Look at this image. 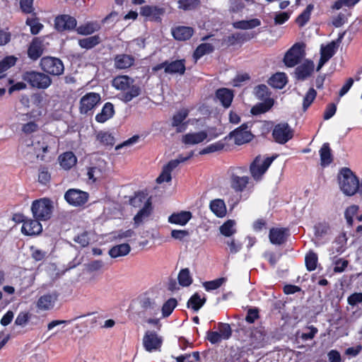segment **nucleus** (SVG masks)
Instances as JSON below:
<instances>
[{"label": "nucleus", "mask_w": 362, "mask_h": 362, "mask_svg": "<svg viewBox=\"0 0 362 362\" xmlns=\"http://www.w3.org/2000/svg\"><path fill=\"white\" fill-rule=\"evenodd\" d=\"M25 146L28 148H32L28 150V152H33L37 158L43 160L47 153L57 149V138L52 135L38 136L33 140H26Z\"/></svg>", "instance_id": "obj_1"}, {"label": "nucleus", "mask_w": 362, "mask_h": 362, "mask_svg": "<svg viewBox=\"0 0 362 362\" xmlns=\"http://www.w3.org/2000/svg\"><path fill=\"white\" fill-rule=\"evenodd\" d=\"M338 182L341 191L345 195L351 197L356 193L362 194V180L360 182L349 168H344L340 170Z\"/></svg>", "instance_id": "obj_2"}, {"label": "nucleus", "mask_w": 362, "mask_h": 362, "mask_svg": "<svg viewBox=\"0 0 362 362\" xmlns=\"http://www.w3.org/2000/svg\"><path fill=\"white\" fill-rule=\"evenodd\" d=\"M112 86L124 93L119 95V98L125 102H129L140 94V88L134 84V79L126 75L118 76L112 81Z\"/></svg>", "instance_id": "obj_3"}, {"label": "nucleus", "mask_w": 362, "mask_h": 362, "mask_svg": "<svg viewBox=\"0 0 362 362\" xmlns=\"http://www.w3.org/2000/svg\"><path fill=\"white\" fill-rule=\"evenodd\" d=\"M54 210V202L49 198H41L33 202L31 211L33 217L40 221L49 220Z\"/></svg>", "instance_id": "obj_4"}, {"label": "nucleus", "mask_w": 362, "mask_h": 362, "mask_svg": "<svg viewBox=\"0 0 362 362\" xmlns=\"http://www.w3.org/2000/svg\"><path fill=\"white\" fill-rule=\"evenodd\" d=\"M22 78L31 87L38 89H47L52 82L51 78L47 74L35 71L25 72L22 76Z\"/></svg>", "instance_id": "obj_5"}, {"label": "nucleus", "mask_w": 362, "mask_h": 362, "mask_svg": "<svg viewBox=\"0 0 362 362\" xmlns=\"http://www.w3.org/2000/svg\"><path fill=\"white\" fill-rule=\"evenodd\" d=\"M40 66L45 73L52 76H60L64 71L62 61L54 57H42Z\"/></svg>", "instance_id": "obj_6"}, {"label": "nucleus", "mask_w": 362, "mask_h": 362, "mask_svg": "<svg viewBox=\"0 0 362 362\" xmlns=\"http://www.w3.org/2000/svg\"><path fill=\"white\" fill-rule=\"evenodd\" d=\"M274 158L257 156L250 165V173L255 180H260L267 170Z\"/></svg>", "instance_id": "obj_7"}, {"label": "nucleus", "mask_w": 362, "mask_h": 362, "mask_svg": "<svg viewBox=\"0 0 362 362\" xmlns=\"http://www.w3.org/2000/svg\"><path fill=\"white\" fill-rule=\"evenodd\" d=\"M305 56V45L296 43L285 54L284 62L288 67L296 66Z\"/></svg>", "instance_id": "obj_8"}, {"label": "nucleus", "mask_w": 362, "mask_h": 362, "mask_svg": "<svg viewBox=\"0 0 362 362\" xmlns=\"http://www.w3.org/2000/svg\"><path fill=\"white\" fill-rule=\"evenodd\" d=\"M272 136L276 142L284 144L292 139L293 132L287 123L283 122L274 127Z\"/></svg>", "instance_id": "obj_9"}, {"label": "nucleus", "mask_w": 362, "mask_h": 362, "mask_svg": "<svg viewBox=\"0 0 362 362\" xmlns=\"http://www.w3.org/2000/svg\"><path fill=\"white\" fill-rule=\"evenodd\" d=\"M99 93H88L81 97L79 103V111L81 114H87L93 110L100 102Z\"/></svg>", "instance_id": "obj_10"}, {"label": "nucleus", "mask_w": 362, "mask_h": 362, "mask_svg": "<svg viewBox=\"0 0 362 362\" xmlns=\"http://www.w3.org/2000/svg\"><path fill=\"white\" fill-rule=\"evenodd\" d=\"M232 334L230 325L227 323H220L218 332H208L206 338L211 344H216L222 340L228 339Z\"/></svg>", "instance_id": "obj_11"}, {"label": "nucleus", "mask_w": 362, "mask_h": 362, "mask_svg": "<svg viewBox=\"0 0 362 362\" xmlns=\"http://www.w3.org/2000/svg\"><path fill=\"white\" fill-rule=\"evenodd\" d=\"M65 200L74 206L83 205L88 199V193L77 189H70L64 194Z\"/></svg>", "instance_id": "obj_12"}, {"label": "nucleus", "mask_w": 362, "mask_h": 362, "mask_svg": "<svg viewBox=\"0 0 362 362\" xmlns=\"http://www.w3.org/2000/svg\"><path fill=\"white\" fill-rule=\"evenodd\" d=\"M212 138L209 136L206 131L193 132L185 134L182 137V142L187 146L199 144L204 141H209Z\"/></svg>", "instance_id": "obj_13"}, {"label": "nucleus", "mask_w": 362, "mask_h": 362, "mask_svg": "<svg viewBox=\"0 0 362 362\" xmlns=\"http://www.w3.org/2000/svg\"><path fill=\"white\" fill-rule=\"evenodd\" d=\"M47 44L45 37H35L30 42L28 49V56L32 60H37L43 54Z\"/></svg>", "instance_id": "obj_14"}, {"label": "nucleus", "mask_w": 362, "mask_h": 362, "mask_svg": "<svg viewBox=\"0 0 362 362\" xmlns=\"http://www.w3.org/2000/svg\"><path fill=\"white\" fill-rule=\"evenodd\" d=\"M163 339L156 332L148 331L144 336L143 344L148 352L156 351L160 349Z\"/></svg>", "instance_id": "obj_15"}, {"label": "nucleus", "mask_w": 362, "mask_h": 362, "mask_svg": "<svg viewBox=\"0 0 362 362\" xmlns=\"http://www.w3.org/2000/svg\"><path fill=\"white\" fill-rule=\"evenodd\" d=\"M190 110L183 107L178 110L172 118V126L175 128L178 133L185 132L188 125V122H185V119L189 115Z\"/></svg>", "instance_id": "obj_16"}, {"label": "nucleus", "mask_w": 362, "mask_h": 362, "mask_svg": "<svg viewBox=\"0 0 362 362\" xmlns=\"http://www.w3.org/2000/svg\"><path fill=\"white\" fill-rule=\"evenodd\" d=\"M230 137L234 139L235 143L241 145L249 142L252 139V134L249 129L247 124H243L230 134Z\"/></svg>", "instance_id": "obj_17"}, {"label": "nucleus", "mask_w": 362, "mask_h": 362, "mask_svg": "<svg viewBox=\"0 0 362 362\" xmlns=\"http://www.w3.org/2000/svg\"><path fill=\"white\" fill-rule=\"evenodd\" d=\"M242 169H235L230 177V185L233 189L235 191L242 192L247 186L248 183V177L246 175H242Z\"/></svg>", "instance_id": "obj_18"}, {"label": "nucleus", "mask_w": 362, "mask_h": 362, "mask_svg": "<svg viewBox=\"0 0 362 362\" xmlns=\"http://www.w3.org/2000/svg\"><path fill=\"white\" fill-rule=\"evenodd\" d=\"M338 45L336 42L332 41L326 46H321L320 59L317 67V71H320L324 64L332 57L336 52Z\"/></svg>", "instance_id": "obj_19"}, {"label": "nucleus", "mask_w": 362, "mask_h": 362, "mask_svg": "<svg viewBox=\"0 0 362 362\" xmlns=\"http://www.w3.org/2000/svg\"><path fill=\"white\" fill-rule=\"evenodd\" d=\"M55 28L59 31L71 30L76 26V20L69 15H61L54 20Z\"/></svg>", "instance_id": "obj_20"}, {"label": "nucleus", "mask_w": 362, "mask_h": 362, "mask_svg": "<svg viewBox=\"0 0 362 362\" xmlns=\"http://www.w3.org/2000/svg\"><path fill=\"white\" fill-rule=\"evenodd\" d=\"M40 220L28 219L23 221L21 231L27 235H35L40 234L42 230V226Z\"/></svg>", "instance_id": "obj_21"}, {"label": "nucleus", "mask_w": 362, "mask_h": 362, "mask_svg": "<svg viewBox=\"0 0 362 362\" xmlns=\"http://www.w3.org/2000/svg\"><path fill=\"white\" fill-rule=\"evenodd\" d=\"M58 295L55 293H46L40 297L37 302V307L41 310H49L54 308Z\"/></svg>", "instance_id": "obj_22"}, {"label": "nucleus", "mask_w": 362, "mask_h": 362, "mask_svg": "<svg viewBox=\"0 0 362 362\" xmlns=\"http://www.w3.org/2000/svg\"><path fill=\"white\" fill-rule=\"evenodd\" d=\"M288 236V230L282 228H273L269 231V240L274 245H281Z\"/></svg>", "instance_id": "obj_23"}, {"label": "nucleus", "mask_w": 362, "mask_h": 362, "mask_svg": "<svg viewBox=\"0 0 362 362\" xmlns=\"http://www.w3.org/2000/svg\"><path fill=\"white\" fill-rule=\"evenodd\" d=\"M193 33V28L188 26H177L172 29V34L177 40H187L192 36Z\"/></svg>", "instance_id": "obj_24"}, {"label": "nucleus", "mask_w": 362, "mask_h": 362, "mask_svg": "<svg viewBox=\"0 0 362 362\" xmlns=\"http://www.w3.org/2000/svg\"><path fill=\"white\" fill-rule=\"evenodd\" d=\"M313 69L314 63L310 60H305L296 69L295 74L298 79L303 80L311 74Z\"/></svg>", "instance_id": "obj_25"}, {"label": "nucleus", "mask_w": 362, "mask_h": 362, "mask_svg": "<svg viewBox=\"0 0 362 362\" xmlns=\"http://www.w3.org/2000/svg\"><path fill=\"white\" fill-rule=\"evenodd\" d=\"M216 96L224 107H229L233 99V92L230 89L223 88L216 90Z\"/></svg>", "instance_id": "obj_26"}, {"label": "nucleus", "mask_w": 362, "mask_h": 362, "mask_svg": "<svg viewBox=\"0 0 362 362\" xmlns=\"http://www.w3.org/2000/svg\"><path fill=\"white\" fill-rule=\"evenodd\" d=\"M59 162L61 167L67 170L74 167L77 162V158L74 153L67 151L59 156Z\"/></svg>", "instance_id": "obj_27"}, {"label": "nucleus", "mask_w": 362, "mask_h": 362, "mask_svg": "<svg viewBox=\"0 0 362 362\" xmlns=\"http://www.w3.org/2000/svg\"><path fill=\"white\" fill-rule=\"evenodd\" d=\"M134 63V58L129 54H118L115 58V66L119 69H124L132 66Z\"/></svg>", "instance_id": "obj_28"}, {"label": "nucleus", "mask_w": 362, "mask_h": 362, "mask_svg": "<svg viewBox=\"0 0 362 362\" xmlns=\"http://www.w3.org/2000/svg\"><path fill=\"white\" fill-rule=\"evenodd\" d=\"M151 212V202L149 199L146 200L144 207L137 213L134 216V225L136 227L139 226L141 223L146 220Z\"/></svg>", "instance_id": "obj_29"}, {"label": "nucleus", "mask_w": 362, "mask_h": 362, "mask_svg": "<svg viewBox=\"0 0 362 362\" xmlns=\"http://www.w3.org/2000/svg\"><path fill=\"white\" fill-rule=\"evenodd\" d=\"M115 113L114 106L110 103H106L101 112L95 116L97 122L103 123L110 119Z\"/></svg>", "instance_id": "obj_30"}, {"label": "nucleus", "mask_w": 362, "mask_h": 362, "mask_svg": "<svg viewBox=\"0 0 362 362\" xmlns=\"http://www.w3.org/2000/svg\"><path fill=\"white\" fill-rule=\"evenodd\" d=\"M185 71V64L184 60H175L170 63L167 62L165 66V73L170 74H183Z\"/></svg>", "instance_id": "obj_31"}, {"label": "nucleus", "mask_w": 362, "mask_h": 362, "mask_svg": "<svg viewBox=\"0 0 362 362\" xmlns=\"http://www.w3.org/2000/svg\"><path fill=\"white\" fill-rule=\"evenodd\" d=\"M210 209L218 217H224L226 214V206L223 200L216 199L210 203Z\"/></svg>", "instance_id": "obj_32"}, {"label": "nucleus", "mask_w": 362, "mask_h": 362, "mask_svg": "<svg viewBox=\"0 0 362 362\" xmlns=\"http://www.w3.org/2000/svg\"><path fill=\"white\" fill-rule=\"evenodd\" d=\"M176 162H168V163L163 167L160 175L156 179V182L159 184L164 182H170L172 179L171 173L176 168Z\"/></svg>", "instance_id": "obj_33"}, {"label": "nucleus", "mask_w": 362, "mask_h": 362, "mask_svg": "<svg viewBox=\"0 0 362 362\" xmlns=\"http://www.w3.org/2000/svg\"><path fill=\"white\" fill-rule=\"evenodd\" d=\"M192 218L189 211H181L177 214H173L168 218V221L171 223L185 226Z\"/></svg>", "instance_id": "obj_34"}, {"label": "nucleus", "mask_w": 362, "mask_h": 362, "mask_svg": "<svg viewBox=\"0 0 362 362\" xmlns=\"http://www.w3.org/2000/svg\"><path fill=\"white\" fill-rule=\"evenodd\" d=\"M130 250L131 247L129 244L122 243L112 247L108 253L112 258H117L127 255Z\"/></svg>", "instance_id": "obj_35"}, {"label": "nucleus", "mask_w": 362, "mask_h": 362, "mask_svg": "<svg viewBox=\"0 0 362 362\" xmlns=\"http://www.w3.org/2000/svg\"><path fill=\"white\" fill-rule=\"evenodd\" d=\"M320 164L322 167L329 165L332 162V156L329 144L325 143L320 150Z\"/></svg>", "instance_id": "obj_36"}, {"label": "nucleus", "mask_w": 362, "mask_h": 362, "mask_svg": "<svg viewBox=\"0 0 362 362\" xmlns=\"http://www.w3.org/2000/svg\"><path fill=\"white\" fill-rule=\"evenodd\" d=\"M260 25L261 21L258 18H252L235 22L233 23V27L236 29L249 30L257 28Z\"/></svg>", "instance_id": "obj_37"}, {"label": "nucleus", "mask_w": 362, "mask_h": 362, "mask_svg": "<svg viewBox=\"0 0 362 362\" xmlns=\"http://www.w3.org/2000/svg\"><path fill=\"white\" fill-rule=\"evenodd\" d=\"M100 29V25L97 22H88L83 25H79L76 28L78 34L82 35H91Z\"/></svg>", "instance_id": "obj_38"}, {"label": "nucleus", "mask_w": 362, "mask_h": 362, "mask_svg": "<svg viewBox=\"0 0 362 362\" xmlns=\"http://www.w3.org/2000/svg\"><path fill=\"white\" fill-rule=\"evenodd\" d=\"M287 82V78L284 73H276L274 74L269 80V83L274 88H283Z\"/></svg>", "instance_id": "obj_39"}, {"label": "nucleus", "mask_w": 362, "mask_h": 362, "mask_svg": "<svg viewBox=\"0 0 362 362\" xmlns=\"http://www.w3.org/2000/svg\"><path fill=\"white\" fill-rule=\"evenodd\" d=\"M16 60L15 57L8 56L0 62V78L6 76L5 72L16 64Z\"/></svg>", "instance_id": "obj_40"}, {"label": "nucleus", "mask_w": 362, "mask_h": 362, "mask_svg": "<svg viewBox=\"0 0 362 362\" xmlns=\"http://www.w3.org/2000/svg\"><path fill=\"white\" fill-rule=\"evenodd\" d=\"M100 42V38L98 35H93L78 40V45L81 47L89 49Z\"/></svg>", "instance_id": "obj_41"}, {"label": "nucleus", "mask_w": 362, "mask_h": 362, "mask_svg": "<svg viewBox=\"0 0 362 362\" xmlns=\"http://www.w3.org/2000/svg\"><path fill=\"white\" fill-rule=\"evenodd\" d=\"M220 232L226 237H230L235 233V222L233 220H228L220 227Z\"/></svg>", "instance_id": "obj_42"}, {"label": "nucleus", "mask_w": 362, "mask_h": 362, "mask_svg": "<svg viewBox=\"0 0 362 362\" xmlns=\"http://www.w3.org/2000/svg\"><path fill=\"white\" fill-rule=\"evenodd\" d=\"M274 105V101L272 99H267L264 103H259L258 105H255L252 108V113L253 115H259L268 111Z\"/></svg>", "instance_id": "obj_43"}, {"label": "nucleus", "mask_w": 362, "mask_h": 362, "mask_svg": "<svg viewBox=\"0 0 362 362\" xmlns=\"http://www.w3.org/2000/svg\"><path fill=\"white\" fill-rule=\"evenodd\" d=\"M97 141L105 146H112L115 144L114 136L107 132H100L96 134Z\"/></svg>", "instance_id": "obj_44"}, {"label": "nucleus", "mask_w": 362, "mask_h": 362, "mask_svg": "<svg viewBox=\"0 0 362 362\" xmlns=\"http://www.w3.org/2000/svg\"><path fill=\"white\" fill-rule=\"evenodd\" d=\"M177 279L179 284L182 286H189L192 283V277L190 275L189 269L187 268L180 270Z\"/></svg>", "instance_id": "obj_45"}, {"label": "nucleus", "mask_w": 362, "mask_h": 362, "mask_svg": "<svg viewBox=\"0 0 362 362\" xmlns=\"http://www.w3.org/2000/svg\"><path fill=\"white\" fill-rule=\"evenodd\" d=\"M266 335L261 329L255 330L252 333V341L255 347L259 348L265 343Z\"/></svg>", "instance_id": "obj_46"}, {"label": "nucleus", "mask_w": 362, "mask_h": 362, "mask_svg": "<svg viewBox=\"0 0 362 362\" xmlns=\"http://www.w3.org/2000/svg\"><path fill=\"white\" fill-rule=\"evenodd\" d=\"M206 299L201 298L198 293L194 294L188 300V307H191L194 310L197 311L204 304Z\"/></svg>", "instance_id": "obj_47"}, {"label": "nucleus", "mask_w": 362, "mask_h": 362, "mask_svg": "<svg viewBox=\"0 0 362 362\" xmlns=\"http://www.w3.org/2000/svg\"><path fill=\"white\" fill-rule=\"evenodd\" d=\"M25 23L30 28V33L33 35H37L43 28V25L40 23L37 18H28Z\"/></svg>", "instance_id": "obj_48"}, {"label": "nucleus", "mask_w": 362, "mask_h": 362, "mask_svg": "<svg viewBox=\"0 0 362 362\" xmlns=\"http://www.w3.org/2000/svg\"><path fill=\"white\" fill-rule=\"evenodd\" d=\"M214 49V47L209 43H202L196 49L194 53V57L196 59L201 58L206 54L211 52Z\"/></svg>", "instance_id": "obj_49"}, {"label": "nucleus", "mask_w": 362, "mask_h": 362, "mask_svg": "<svg viewBox=\"0 0 362 362\" xmlns=\"http://www.w3.org/2000/svg\"><path fill=\"white\" fill-rule=\"evenodd\" d=\"M313 8L314 6L313 4H309L306 7L305 10L298 16L296 23L299 25V26H303L309 21Z\"/></svg>", "instance_id": "obj_50"}, {"label": "nucleus", "mask_w": 362, "mask_h": 362, "mask_svg": "<svg viewBox=\"0 0 362 362\" xmlns=\"http://www.w3.org/2000/svg\"><path fill=\"white\" fill-rule=\"evenodd\" d=\"M177 306V300L175 298L168 299L162 307V315L163 317H168Z\"/></svg>", "instance_id": "obj_51"}, {"label": "nucleus", "mask_w": 362, "mask_h": 362, "mask_svg": "<svg viewBox=\"0 0 362 362\" xmlns=\"http://www.w3.org/2000/svg\"><path fill=\"white\" fill-rule=\"evenodd\" d=\"M34 0H20V8L23 13L32 14L35 16L34 12L35 8L33 6Z\"/></svg>", "instance_id": "obj_52"}, {"label": "nucleus", "mask_w": 362, "mask_h": 362, "mask_svg": "<svg viewBox=\"0 0 362 362\" xmlns=\"http://www.w3.org/2000/svg\"><path fill=\"white\" fill-rule=\"evenodd\" d=\"M305 265L309 271H313L317 267V255L313 252H310L305 257Z\"/></svg>", "instance_id": "obj_53"}, {"label": "nucleus", "mask_w": 362, "mask_h": 362, "mask_svg": "<svg viewBox=\"0 0 362 362\" xmlns=\"http://www.w3.org/2000/svg\"><path fill=\"white\" fill-rule=\"evenodd\" d=\"M330 233V227L328 223H319L315 226V234L317 237L322 238Z\"/></svg>", "instance_id": "obj_54"}, {"label": "nucleus", "mask_w": 362, "mask_h": 362, "mask_svg": "<svg viewBox=\"0 0 362 362\" xmlns=\"http://www.w3.org/2000/svg\"><path fill=\"white\" fill-rule=\"evenodd\" d=\"M226 281V279L222 277L213 281H206L203 284V286L206 291H209L218 288Z\"/></svg>", "instance_id": "obj_55"}, {"label": "nucleus", "mask_w": 362, "mask_h": 362, "mask_svg": "<svg viewBox=\"0 0 362 362\" xmlns=\"http://www.w3.org/2000/svg\"><path fill=\"white\" fill-rule=\"evenodd\" d=\"M358 210V206L356 205H351L349 206L345 211V218L349 226L353 225L354 216L356 214Z\"/></svg>", "instance_id": "obj_56"}, {"label": "nucleus", "mask_w": 362, "mask_h": 362, "mask_svg": "<svg viewBox=\"0 0 362 362\" xmlns=\"http://www.w3.org/2000/svg\"><path fill=\"white\" fill-rule=\"evenodd\" d=\"M224 147V144L221 141H217L216 143L211 144L207 146L206 148H203L200 151V154H206L210 153H214L216 151H221Z\"/></svg>", "instance_id": "obj_57"}, {"label": "nucleus", "mask_w": 362, "mask_h": 362, "mask_svg": "<svg viewBox=\"0 0 362 362\" xmlns=\"http://www.w3.org/2000/svg\"><path fill=\"white\" fill-rule=\"evenodd\" d=\"M317 93L315 90L313 88H310L307 93L305 94L303 98V109L304 110H307V108L311 105L314 99L315 98Z\"/></svg>", "instance_id": "obj_58"}, {"label": "nucleus", "mask_w": 362, "mask_h": 362, "mask_svg": "<svg viewBox=\"0 0 362 362\" xmlns=\"http://www.w3.org/2000/svg\"><path fill=\"white\" fill-rule=\"evenodd\" d=\"M199 3V0H180L178 7L183 10H192L195 8Z\"/></svg>", "instance_id": "obj_59"}, {"label": "nucleus", "mask_w": 362, "mask_h": 362, "mask_svg": "<svg viewBox=\"0 0 362 362\" xmlns=\"http://www.w3.org/2000/svg\"><path fill=\"white\" fill-rule=\"evenodd\" d=\"M348 261L344 259H337L334 262V272L336 273L343 272L348 266Z\"/></svg>", "instance_id": "obj_60"}, {"label": "nucleus", "mask_w": 362, "mask_h": 362, "mask_svg": "<svg viewBox=\"0 0 362 362\" xmlns=\"http://www.w3.org/2000/svg\"><path fill=\"white\" fill-rule=\"evenodd\" d=\"M140 13L146 17H153L158 14L156 7L145 6L141 8Z\"/></svg>", "instance_id": "obj_61"}, {"label": "nucleus", "mask_w": 362, "mask_h": 362, "mask_svg": "<svg viewBox=\"0 0 362 362\" xmlns=\"http://www.w3.org/2000/svg\"><path fill=\"white\" fill-rule=\"evenodd\" d=\"M268 90L266 85H259L255 88V95L259 99H264L268 96Z\"/></svg>", "instance_id": "obj_62"}, {"label": "nucleus", "mask_w": 362, "mask_h": 362, "mask_svg": "<svg viewBox=\"0 0 362 362\" xmlns=\"http://www.w3.org/2000/svg\"><path fill=\"white\" fill-rule=\"evenodd\" d=\"M29 318H30L29 313H28V312H21L18 315V316H17V317H16V319L15 320V324L16 325L23 327L28 322Z\"/></svg>", "instance_id": "obj_63"}, {"label": "nucleus", "mask_w": 362, "mask_h": 362, "mask_svg": "<svg viewBox=\"0 0 362 362\" xmlns=\"http://www.w3.org/2000/svg\"><path fill=\"white\" fill-rule=\"evenodd\" d=\"M87 175L89 180L95 182L101 177L102 172L96 167L90 168L88 170Z\"/></svg>", "instance_id": "obj_64"}]
</instances>
